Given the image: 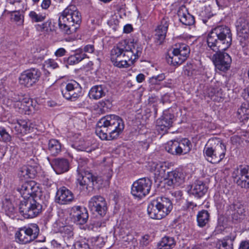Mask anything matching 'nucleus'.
<instances>
[{
	"instance_id": "f257e3e1",
	"label": "nucleus",
	"mask_w": 249,
	"mask_h": 249,
	"mask_svg": "<svg viewBox=\"0 0 249 249\" xmlns=\"http://www.w3.org/2000/svg\"><path fill=\"white\" fill-rule=\"evenodd\" d=\"M231 42L232 34L227 26H217L208 34V46L205 53L212 60L217 71L226 72L230 69L231 58L228 53L222 51L228 49Z\"/></svg>"
},
{
	"instance_id": "f03ea898",
	"label": "nucleus",
	"mask_w": 249,
	"mask_h": 249,
	"mask_svg": "<svg viewBox=\"0 0 249 249\" xmlns=\"http://www.w3.org/2000/svg\"><path fill=\"white\" fill-rule=\"evenodd\" d=\"M124 125L123 119L115 115H108L97 123L96 133L101 140L111 141L116 139L122 133Z\"/></svg>"
},
{
	"instance_id": "7ed1b4c3",
	"label": "nucleus",
	"mask_w": 249,
	"mask_h": 249,
	"mask_svg": "<svg viewBox=\"0 0 249 249\" xmlns=\"http://www.w3.org/2000/svg\"><path fill=\"white\" fill-rule=\"evenodd\" d=\"M87 161L80 159L78 161V176L76 179L77 187L84 195H88L94 188L99 189L104 184L105 180L101 177L94 175L90 171L81 169Z\"/></svg>"
},
{
	"instance_id": "20e7f679",
	"label": "nucleus",
	"mask_w": 249,
	"mask_h": 249,
	"mask_svg": "<svg viewBox=\"0 0 249 249\" xmlns=\"http://www.w3.org/2000/svg\"><path fill=\"white\" fill-rule=\"evenodd\" d=\"M81 22V16L74 5H69L61 13L58 19V27L61 32L70 35Z\"/></svg>"
},
{
	"instance_id": "39448f33",
	"label": "nucleus",
	"mask_w": 249,
	"mask_h": 249,
	"mask_svg": "<svg viewBox=\"0 0 249 249\" xmlns=\"http://www.w3.org/2000/svg\"><path fill=\"white\" fill-rule=\"evenodd\" d=\"M226 152V145L215 140H209L203 149L204 157L213 164L220 162L224 158Z\"/></svg>"
},
{
	"instance_id": "423d86ee",
	"label": "nucleus",
	"mask_w": 249,
	"mask_h": 249,
	"mask_svg": "<svg viewBox=\"0 0 249 249\" xmlns=\"http://www.w3.org/2000/svg\"><path fill=\"white\" fill-rule=\"evenodd\" d=\"M42 206L34 198L20 200L18 206L19 213L25 218H33L37 216L42 211Z\"/></svg>"
},
{
	"instance_id": "0eeeda50",
	"label": "nucleus",
	"mask_w": 249,
	"mask_h": 249,
	"mask_svg": "<svg viewBox=\"0 0 249 249\" xmlns=\"http://www.w3.org/2000/svg\"><path fill=\"white\" fill-rule=\"evenodd\" d=\"M190 53L188 45L183 43H178L175 45L172 53H168L166 60L168 64L173 66L181 64L185 61Z\"/></svg>"
},
{
	"instance_id": "6e6552de",
	"label": "nucleus",
	"mask_w": 249,
	"mask_h": 249,
	"mask_svg": "<svg viewBox=\"0 0 249 249\" xmlns=\"http://www.w3.org/2000/svg\"><path fill=\"white\" fill-rule=\"evenodd\" d=\"M193 144L187 138H182L179 141L172 140L167 142L165 146L166 151L175 156L184 155L189 153Z\"/></svg>"
},
{
	"instance_id": "1a4fd4ad",
	"label": "nucleus",
	"mask_w": 249,
	"mask_h": 249,
	"mask_svg": "<svg viewBox=\"0 0 249 249\" xmlns=\"http://www.w3.org/2000/svg\"><path fill=\"white\" fill-rule=\"evenodd\" d=\"M39 233V228L36 224L32 223L19 229L16 237L21 244H27L36 239Z\"/></svg>"
},
{
	"instance_id": "9d476101",
	"label": "nucleus",
	"mask_w": 249,
	"mask_h": 249,
	"mask_svg": "<svg viewBox=\"0 0 249 249\" xmlns=\"http://www.w3.org/2000/svg\"><path fill=\"white\" fill-rule=\"evenodd\" d=\"M231 177L238 186L246 189H249V165H239L234 169Z\"/></svg>"
},
{
	"instance_id": "9b49d317",
	"label": "nucleus",
	"mask_w": 249,
	"mask_h": 249,
	"mask_svg": "<svg viewBox=\"0 0 249 249\" xmlns=\"http://www.w3.org/2000/svg\"><path fill=\"white\" fill-rule=\"evenodd\" d=\"M152 180L148 178H141L134 182L131 187V194L141 199L147 195L150 191Z\"/></svg>"
},
{
	"instance_id": "f8f14e48",
	"label": "nucleus",
	"mask_w": 249,
	"mask_h": 249,
	"mask_svg": "<svg viewBox=\"0 0 249 249\" xmlns=\"http://www.w3.org/2000/svg\"><path fill=\"white\" fill-rule=\"evenodd\" d=\"M135 47V44L130 43L125 40L120 41L110 51V60L112 62H117L120 57H127L131 54L132 48Z\"/></svg>"
},
{
	"instance_id": "ddd939ff",
	"label": "nucleus",
	"mask_w": 249,
	"mask_h": 249,
	"mask_svg": "<svg viewBox=\"0 0 249 249\" xmlns=\"http://www.w3.org/2000/svg\"><path fill=\"white\" fill-rule=\"evenodd\" d=\"M41 76V71L32 68L23 71L18 78L20 85L27 88H31L37 83Z\"/></svg>"
},
{
	"instance_id": "4468645a",
	"label": "nucleus",
	"mask_w": 249,
	"mask_h": 249,
	"mask_svg": "<svg viewBox=\"0 0 249 249\" xmlns=\"http://www.w3.org/2000/svg\"><path fill=\"white\" fill-rule=\"evenodd\" d=\"M63 96L71 101L77 100L82 96V89L80 84L74 80H71L66 84L61 89Z\"/></svg>"
},
{
	"instance_id": "2eb2a0df",
	"label": "nucleus",
	"mask_w": 249,
	"mask_h": 249,
	"mask_svg": "<svg viewBox=\"0 0 249 249\" xmlns=\"http://www.w3.org/2000/svg\"><path fill=\"white\" fill-rule=\"evenodd\" d=\"M89 208L90 212L101 217L104 216L107 211V205L105 199L101 196H95L89 201Z\"/></svg>"
},
{
	"instance_id": "dca6fc26",
	"label": "nucleus",
	"mask_w": 249,
	"mask_h": 249,
	"mask_svg": "<svg viewBox=\"0 0 249 249\" xmlns=\"http://www.w3.org/2000/svg\"><path fill=\"white\" fill-rule=\"evenodd\" d=\"M142 48V46L138 44H135V47L132 48L131 51V54L127 57H120L117 59V62L113 61V65L118 68H127L129 65V62L133 64V62L138 59L141 55Z\"/></svg>"
},
{
	"instance_id": "f3484780",
	"label": "nucleus",
	"mask_w": 249,
	"mask_h": 249,
	"mask_svg": "<svg viewBox=\"0 0 249 249\" xmlns=\"http://www.w3.org/2000/svg\"><path fill=\"white\" fill-rule=\"evenodd\" d=\"M174 115L170 110L163 111L162 116L156 121V129L161 133H165L172 126L174 120Z\"/></svg>"
},
{
	"instance_id": "a211bd4d",
	"label": "nucleus",
	"mask_w": 249,
	"mask_h": 249,
	"mask_svg": "<svg viewBox=\"0 0 249 249\" xmlns=\"http://www.w3.org/2000/svg\"><path fill=\"white\" fill-rule=\"evenodd\" d=\"M237 38L241 43L245 44V41L249 36V19L240 18L236 23Z\"/></svg>"
},
{
	"instance_id": "6ab92c4d",
	"label": "nucleus",
	"mask_w": 249,
	"mask_h": 249,
	"mask_svg": "<svg viewBox=\"0 0 249 249\" xmlns=\"http://www.w3.org/2000/svg\"><path fill=\"white\" fill-rule=\"evenodd\" d=\"M70 216L73 222L79 225L85 224L89 218L87 209L80 206H75L71 208Z\"/></svg>"
},
{
	"instance_id": "aec40b11",
	"label": "nucleus",
	"mask_w": 249,
	"mask_h": 249,
	"mask_svg": "<svg viewBox=\"0 0 249 249\" xmlns=\"http://www.w3.org/2000/svg\"><path fill=\"white\" fill-rule=\"evenodd\" d=\"M228 212L231 215L233 221H240L245 216L244 206L239 201H234L229 206Z\"/></svg>"
},
{
	"instance_id": "412c9836",
	"label": "nucleus",
	"mask_w": 249,
	"mask_h": 249,
	"mask_svg": "<svg viewBox=\"0 0 249 249\" xmlns=\"http://www.w3.org/2000/svg\"><path fill=\"white\" fill-rule=\"evenodd\" d=\"M74 199L72 193L65 186L57 189L55 196V202L60 205H65L71 202Z\"/></svg>"
},
{
	"instance_id": "4be33fe9",
	"label": "nucleus",
	"mask_w": 249,
	"mask_h": 249,
	"mask_svg": "<svg viewBox=\"0 0 249 249\" xmlns=\"http://www.w3.org/2000/svg\"><path fill=\"white\" fill-rule=\"evenodd\" d=\"M50 163L54 172L58 175L67 172L70 169V163L65 158H55Z\"/></svg>"
},
{
	"instance_id": "5701e85b",
	"label": "nucleus",
	"mask_w": 249,
	"mask_h": 249,
	"mask_svg": "<svg viewBox=\"0 0 249 249\" xmlns=\"http://www.w3.org/2000/svg\"><path fill=\"white\" fill-rule=\"evenodd\" d=\"M38 190V187L34 181L25 182L19 189L23 199L33 198Z\"/></svg>"
},
{
	"instance_id": "b1692460",
	"label": "nucleus",
	"mask_w": 249,
	"mask_h": 249,
	"mask_svg": "<svg viewBox=\"0 0 249 249\" xmlns=\"http://www.w3.org/2000/svg\"><path fill=\"white\" fill-rule=\"evenodd\" d=\"M208 187L207 185L201 180H196L191 187L189 191L190 196H194L197 199L203 197L207 193Z\"/></svg>"
},
{
	"instance_id": "393cba45",
	"label": "nucleus",
	"mask_w": 249,
	"mask_h": 249,
	"mask_svg": "<svg viewBox=\"0 0 249 249\" xmlns=\"http://www.w3.org/2000/svg\"><path fill=\"white\" fill-rule=\"evenodd\" d=\"M184 176L178 169L168 172L166 184L167 186L174 187L179 186L184 181Z\"/></svg>"
},
{
	"instance_id": "a878e982",
	"label": "nucleus",
	"mask_w": 249,
	"mask_h": 249,
	"mask_svg": "<svg viewBox=\"0 0 249 249\" xmlns=\"http://www.w3.org/2000/svg\"><path fill=\"white\" fill-rule=\"evenodd\" d=\"M168 23L165 19H163L160 24L155 29L154 35L155 42L157 45H160L164 41L168 28Z\"/></svg>"
},
{
	"instance_id": "bb28decb",
	"label": "nucleus",
	"mask_w": 249,
	"mask_h": 249,
	"mask_svg": "<svg viewBox=\"0 0 249 249\" xmlns=\"http://www.w3.org/2000/svg\"><path fill=\"white\" fill-rule=\"evenodd\" d=\"M147 210L148 214L151 218L157 220L161 219L160 214L159 213L160 211L159 197L150 201Z\"/></svg>"
},
{
	"instance_id": "cd10ccee",
	"label": "nucleus",
	"mask_w": 249,
	"mask_h": 249,
	"mask_svg": "<svg viewBox=\"0 0 249 249\" xmlns=\"http://www.w3.org/2000/svg\"><path fill=\"white\" fill-rule=\"evenodd\" d=\"M178 16L180 21L184 25L191 26L195 22L194 17L189 13L184 5L180 6L178 10Z\"/></svg>"
},
{
	"instance_id": "c85d7f7f",
	"label": "nucleus",
	"mask_w": 249,
	"mask_h": 249,
	"mask_svg": "<svg viewBox=\"0 0 249 249\" xmlns=\"http://www.w3.org/2000/svg\"><path fill=\"white\" fill-rule=\"evenodd\" d=\"M168 164L165 162H153L151 163V171L154 173L155 178L160 179L164 177L165 172L168 168Z\"/></svg>"
},
{
	"instance_id": "c756f323",
	"label": "nucleus",
	"mask_w": 249,
	"mask_h": 249,
	"mask_svg": "<svg viewBox=\"0 0 249 249\" xmlns=\"http://www.w3.org/2000/svg\"><path fill=\"white\" fill-rule=\"evenodd\" d=\"M160 211V218L161 219L166 217L173 209V204L171 200L168 197L159 196Z\"/></svg>"
},
{
	"instance_id": "7c9ffc66",
	"label": "nucleus",
	"mask_w": 249,
	"mask_h": 249,
	"mask_svg": "<svg viewBox=\"0 0 249 249\" xmlns=\"http://www.w3.org/2000/svg\"><path fill=\"white\" fill-rule=\"evenodd\" d=\"M236 236L235 232L231 233L219 240L217 244V249H233V242Z\"/></svg>"
},
{
	"instance_id": "2f4dec72",
	"label": "nucleus",
	"mask_w": 249,
	"mask_h": 249,
	"mask_svg": "<svg viewBox=\"0 0 249 249\" xmlns=\"http://www.w3.org/2000/svg\"><path fill=\"white\" fill-rule=\"evenodd\" d=\"M13 125L12 129H14L17 134L24 135L29 133L31 130L29 123L24 120H17Z\"/></svg>"
},
{
	"instance_id": "473e14b6",
	"label": "nucleus",
	"mask_w": 249,
	"mask_h": 249,
	"mask_svg": "<svg viewBox=\"0 0 249 249\" xmlns=\"http://www.w3.org/2000/svg\"><path fill=\"white\" fill-rule=\"evenodd\" d=\"M62 145L60 142L54 139H51L48 143V152L52 156H57L62 151Z\"/></svg>"
},
{
	"instance_id": "72a5a7b5",
	"label": "nucleus",
	"mask_w": 249,
	"mask_h": 249,
	"mask_svg": "<svg viewBox=\"0 0 249 249\" xmlns=\"http://www.w3.org/2000/svg\"><path fill=\"white\" fill-rule=\"evenodd\" d=\"M107 89L104 85H96L90 89L89 95L90 98L98 100L106 95Z\"/></svg>"
},
{
	"instance_id": "f704fd0d",
	"label": "nucleus",
	"mask_w": 249,
	"mask_h": 249,
	"mask_svg": "<svg viewBox=\"0 0 249 249\" xmlns=\"http://www.w3.org/2000/svg\"><path fill=\"white\" fill-rule=\"evenodd\" d=\"M176 245L174 238L168 236H165L158 243V247L159 249H171Z\"/></svg>"
},
{
	"instance_id": "c9c22d12",
	"label": "nucleus",
	"mask_w": 249,
	"mask_h": 249,
	"mask_svg": "<svg viewBox=\"0 0 249 249\" xmlns=\"http://www.w3.org/2000/svg\"><path fill=\"white\" fill-rule=\"evenodd\" d=\"M210 213L205 210L199 211L196 216L197 225L201 228L204 227L208 224L210 221Z\"/></svg>"
},
{
	"instance_id": "e433bc0d",
	"label": "nucleus",
	"mask_w": 249,
	"mask_h": 249,
	"mask_svg": "<svg viewBox=\"0 0 249 249\" xmlns=\"http://www.w3.org/2000/svg\"><path fill=\"white\" fill-rule=\"evenodd\" d=\"M87 55L81 51H76L74 54L70 55L67 58V63L69 65L76 64L84 59Z\"/></svg>"
},
{
	"instance_id": "4c0bfd02",
	"label": "nucleus",
	"mask_w": 249,
	"mask_h": 249,
	"mask_svg": "<svg viewBox=\"0 0 249 249\" xmlns=\"http://www.w3.org/2000/svg\"><path fill=\"white\" fill-rule=\"evenodd\" d=\"M35 175V171L32 167L28 165H24L21 167L18 172L20 178H24L25 179L33 178Z\"/></svg>"
},
{
	"instance_id": "58836bf2",
	"label": "nucleus",
	"mask_w": 249,
	"mask_h": 249,
	"mask_svg": "<svg viewBox=\"0 0 249 249\" xmlns=\"http://www.w3.org/2000/svg\"><path fill=\"white\" fill-rule=\"evenodd\" d=\"M2 207L7 216L11 218L15 216L16 209L11 201L5 199L3 202Z\"/></svg>"
},
{
	"instance_id": "ea45409f",
	"label": "nucleus",
	"mask_w": 249,
	"mask_h": 249,
	"mask_svg": "<svg viewBox=\"0 0 249 249\" xmlns=\"http://www.w3.org/2000/svg\"><path fill=\"white\" fill-rule=\"evenodd\" d=\"M75 145L77 147L78 149L81 151L90 152L93 150V148L91 147V142L89 140H80L76 142Z\"/></svg>"
},
{
	"instance_id": "a19ab883",
	"label": "nucleus",
	"mask_w": 249,
	"mask_h": 249,
	"mask_svg": "<svg viewBox=\"0 0 249 249\" xmlns=\"http://www.w3.org/2000/svg\"><path fill=\"white\" fill-rule=\"evenodd\" d=\"M11 19L15 21L18 26L23 25L24 15L22 12L20 11H12L11 14Z\"/></svg>"
},
{
	"instance_id": "79ce46f5",
	"label": "nucleus",
	"mask_w": 249,
	"mask_h": 249,
	"mask_svg": "<svg viewBox=\"0 0 249 249\" xmlns=\"http://www.w3.org/2000/svg\"><path fill=\"white\" fill-rule=\"evenodd\" d=\"M98 108L102 114L108 112L112 107L111 102L109 100H102L98 104Z\"/></svg>"
},
{
	"instance_id": "37998d69",
	"label": "nucleus",
	"mask_w": 249,
	"mask_h": 249,
	"mask_svg": "<svg viewBox=\"0 0 249 249\" xmlns=\"http://www.w3.org/2000/svg\"><path fill=\"white\" fill-rule=\"evenodd\" d=\"M58 231L63 236L69 238L73 236L72 228L69 225H62L59 226Z\"/></svg>"
},
{
	"instance_id": "c03bdc74",
	"label": "nucleus",
	"mask_w": 249,
	"mask_h": 249,
	"mask_svg": "<svg viewBox=\"0 0 249 249\" xmlns=\"http://www.w3.org/2000/svg\"><path fill=\"white\" fill-rule=\"evenodd\" d=\"M149 83L150 84L149 87L151 91H158L162 88L160 82L158 80L155 76L149 78Z\"/></svg>"
},
{
	"instance_id": "a18cd8bd",
	"label": "nucleus",
	"mask_w": 249,
	"mask_h": 249,
	"mask_svg": "<svg viewBox=\"0 0 249 249\" xmlns=\"http://www.w3.org/2000/svg\"><path fill=\"white\" fill-rule=\"evenodd\" d=\"M39 178L42 184L47 188L51 187L53 183V181L50 176L44 173L41 174L39 177Z\"/></svg>"
},
{
	"instance_id": "49530a36",
	"label": "nucleus",
	"mask_w": 249,
	"mask_h": 249,
	"mask_svg": "<svg viewBox=\"0 0 249 249\" xmlns=\"http://www.w3.org/2000/svg\"><path fill=\"white\" fill-rule=\"evenodd\" d=\"M68 249H91L89 245L85 242H77L72 245H67Z\"/></svg>"
},
{
	"instance_id": "de8ad7c7",
	"label": "nucleus",
	"mask_w": 249,
	"mask_h": 249,
	"mask_svg": "<svg viewBox=\"0 0 249 249\" xmlns=\"http://www.w3.org/2000/svg\"><path fill=\"white\" fill-rule=\"evenodd\" d=\"M31 20L34 22H41L44 20L46 18L45 14H37L35 11H31L29 14Z\"/></svg>"
},
{
	"instance_id": "09e8293b",
	"label": "nucleus",
	"mask_w": 249,
	"mask_h": 249,
	"mask_svg": "<svg viewBox=\"0 0 249 249\" xmlns=\"http://www.w3.org/2000/svg\"><path fill=\"white\" fill-rule=\"evenodd\" d=\"M237 113L241 116L248 118L247 116L249 113V102L242 103L237 110Z\"/></svg>"
},
{
	"instance_id": "8fccbe9b",
	"label": "nucleus",
	"mask_w": 249,
	"mask_h": 249,
	"mask_svg": "<svg viewBox=\"0 0 249 249\" xmlns=\"http://www.w3.org/2000/svg\"><path fill=\"white\" fill-rule=\"evenodd\" d=\"M38 26L40 27L41 32L45 31L48 32L54 30L53 23L51 20H48L41 25H38Z\"/></svg>"
},
{
	"instance_id": "3c124183",
	"label": "nucleus",
	"mask_w": 249,
	"mask_h": 249,
	"mask_svg": "<svg viewBox=\"0 0 249 249\" xmlns=\"http://www.w3.org/2000/svg\"><path fill=\"white\" fill-rule=\"evenodd\" d=\"M221 89L218 88L210 87L208 89L207 93L209 97L212 98L214 96H218L221 94Z\"/></svg>"
},
{
	"instance_id": "603ef678",
	"label": "nucleus",
	"mask_w": 249,
	"mask_h": 249,
	"mask_svg": "<svg viewBox=\"0 0 249 249\" xmlns=\"http://www.w3.org/2000/svg\"><path fill=\"white\" fill-rule=\"evenodd\" d=\"M0 136L5 142H8L11 140L10 135L6 129L2 126H0Z\"/></svg>"
},
{
	"instance_id": "864d4df0",
	"label": "nucleus",
	"mask_w": 249,
	"mask_h": 249,
	"mask_svg": "<svg viewBox=\"0 0 249 249\" xmlns=\"http://www.w3.org/2000/svg\"><path fill=\"white\" fill-rule=\"evenodd\" d=\"M24 103H29V99H25L22 102H17L13 103V106L15 108H18L19 110L26 111V108L23 107Z\"/></svg>"
},
{
	"instance_id": "5fc2aeb1",
	"label": "nucleus",
	"mask_w": 249,
	"mask_h": 249,
	"mask_svg": "<svg viewBox=\"0 0 249 249\" xmlns=\"http://www.w3.org/2000/svg\"><path fill=\"white\" fill-rule=\"evenodd\" d=\"M28 98H24V96L22 94H16L14 93L11 97V100L13 103H16L17 102H22L25 99H27Z\"/></svg>"
},
{
	"instance_id": "6e6d98bb",
	"label": "nucleus",
	"mask_w": 249,
	"mask_h": 249,
	"mask_svg": "<svg viewBox=\"0 0 249 249\" xmlns=\"http://www.w3.org/2000/svg\"><path fill=\"white\" fill-rule=\"evenodd\" d=\"M199 16L200 19L203 21L204 23H206L207 21V19L211 17V15L207 13L206 10H202L199 13Z\"/></svg>"
},
{
	"instance_id": "4d7b16f0",
	"label": "nucleus",
	"mask_w": 249,
	"mask_h": 249,
	"mask_svg": "<svg viewBox=\"0 0 249 249\" xmlns=\"http://www.w3.org/2000/svg\"><path fill=\"white\" fill-rule=\"evenodd\" d=\"M46 64L48 67L52 68L53 69L57 68L58 67V64L55 62V60L52 59L48 60L46 62Z\"/></svg>"
},
{
	"instance_id": "13d9d810",
	"label": "nucleus",
	"mask_w": 249,
	"mask_h": 249,
	"mask_svg": "<svg viewBox=\"0 0 249 249\" xmlns=\"http://www.w3.org/2000/svg\"><path fill=\"white\" fill-rule=\"evenodd\" d=\"M238 249H249V240H242L240 242Z\"/></svg>"
},
{
	"instance_id": "bf43d9fd",
	"label": "nucleus",
	"mask_w": 249,
	"mask_h": 249,
	"mask_svg": "<svg viewBox=\"0 0 249 249\" xmlns=\"http://www.w3.org/2000/svg\"><path fill=\"white\" fill-rule=\"evenodd\" d=\"M67 51L65 49L60 48L55 51L54 54L57 57H61L65 55Z\"/></svg>"
},
{
	"instance_id": "052dcab7",
	"label": "nucleus",
	"mask_w": 249,
	"mask_h": 249,
	"mask_svg": "<svg viewBox=\"0 0 249 249\" xmlns=\"http://www.w3.org/2000/svg\"><path fill=\"white\" fill-rule=\"evenodd\" d=\"M84 51L86 53H92L94 51L93 45L89 44L84 47Z\"/></svg>"
},
{
	"instance_id": "680f3d73",
	"label": "nucleus",
	"mask_w": 249,
	"mask_h": 249,
	"mask_svg": "<svg viewBox=\"0 0 249 249\" xmlns=\"http://www.w3.org/2000/svg\"><path fill=\"white\" fill-rule=\"evenodd\" d=\"M140 244L143 246H146L149 244V236L145 235L142 238Z\"/></svg>"
},
{
	"instance_id": "e2e57ef3",
	"label": "nucleus",
	"mask_w": 249,
	"mask_h": 249,
	"mask_svg": "<svg viewBox=\"0 0 249 249\" xmlns=\"http://www.w3.org/2000/svg\"><path fill=\"white\" fill-rule=\"evenodd\" d=\"M52 244L56 248H60L62 247L64 249H68L66 245H62L61 243H59L57 240H53L52 241Z\"/></svg>"
},
{
	"instance_id": "0e129e2a",
	"label": "nucleus",
	"mask_w": 249,
	"mask_h": 249,
	"mask_svg": "<svg viewBox=\"0 0 249 249\" xmlns=\"http://www.w3.org/2000/svg\"><path fill=\"white\" fill-rule=\"evenodd\" d=\"M242 96L247 102H249V87H247L244 89Z\"/></svg>"
},
{
	"instance_id": "69168bd1",
	"label": "nucleus",
	"mask_w": 249,
	"mask_h": 249,
	"mask_svg": "<svg viewBox=\"0 0 249 249\" xmlns=\"http://www.w3.org/2000/svg\"><path fill=\"white\" fill-rule=\"evenodd\" d=\"M161 101L163 104L170 103L171 101L170 95L168 93H165L162 96Z\"/></svg>"
},
{
	"instance_id": "338daca9",
	"label": "nucleus",
	"mask_w": 249,
	"mask_h": 249,
	"mask_svg": "<svg viewBox=\"0 0 249 249\" xmlns=\"http://www.w3.org/2000/svg\"><path fill=\"white\" fill-rule=\"evenodd\" d=\"M162 87H167L169 88H171L173 86V84L172 83V80L171 79H167L161 85Z\"/></svg>"
},
{
	"instance_id": "774afa93",
	"label": "nucleus",
	"mask_w": 249,
	"mask_h": 249,
	"mask_svg": "<svg viewBox=\"0 0 249 249\" xmlns=\"http://www.w3.org/2000/svg\"><path fill=\"white\" fill-rule=\"evenodd\" d=\"M51 0H43L41 3V7L44 9H47L50 6Z\"/></svg>"
}]
</instances>
